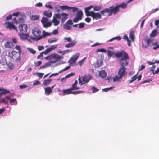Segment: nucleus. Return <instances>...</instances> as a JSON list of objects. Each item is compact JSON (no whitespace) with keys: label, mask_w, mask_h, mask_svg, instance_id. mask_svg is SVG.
Returning <instances> with one entry per match:
<instances>
[{"label":"nucleus","mask_w":159,"mask_h":159,"mask_svg":"<svg viewBox=\"0 0 159 159\" xmlns=\"http://www.w3.org/2000/svg\"><path fill=\"white\" fill-rule=\"evenodd\" d=\"M44 90L45 93L47 95H49L52 91V89L49 87H46L45 88Z\"/></svg>","instance_id":"nucleus-16"},{"label":"nucleus","mask_w":159,"mask_h":159,"mask_svg":"<svg viewBox=\"0 0 159 159\" xmlns=\"http://www.w3.org/2000/svg\"><path fill=\"white\" fill-rule=\"evenodd\" d=\"M19 29L21 32L26 33L27 30V26L25 24H21L19 25Z\"/></svg>","instance_id":"nucleus-9"},{"label":"nucleus","mask_w":159,"mask_h":159,"mask_svg":"<svg viewBox=\"0 0 159 159\" xmlns=\"http://www.w3.org/2000/svg\"><path fill=\"white\" fill-rule=\"evenodd\" d=\"M92 78L91 76L90 75H84L82 77V81L81 77L80 75H79L78 78L79 84L81 86L84 84L88 82L92 79Z\"/></svg>","instance_id":"nucleus-4"},{"label":"nucleus","mask_w":159,"mask_h":159,"mask_svg":"<svg viewBox=\"0 0 159 159\" xmlns=\"http://www.w3.org/2000/svg\"><path fill=\"white\" fill-rule=\"evenodd\" d=\"M1 92H0V96H1L3 94H7L10 93L9 90H7L6 89L1 88Z\"/></svg>","instance_id":"nucleus-20"},{"label":"nucleus","mask_w":159,"mask_h":159,"mask_svg":"<svg viewBox=\"0 0 159 159\" xmlns=\"http://www.w3.org/2000/svg\"><path fill=\"white\" fill-rule=\"evenodd\" d=\"M54 16L57 19H61V15L59 13L55 14Z\"/></svg>","instance_id":"nucleus-47"},{"label":"nucleus","mask_w":159,"mask_h":159,"mask_svg":"<svg viewBox=\"0 0 159 159\" xmlns=\"http://www.w3.org/2000/svg\"><path fill=\"white\" fill-rule=\"evenodd\" d=\"M78 84V81L77 80H75L74 83L72 84V86L71 87L72 89L73 90H76L79 89L80 88L79 87L77 86Z\"/></svg>","instance_id":"nucleus-17"},{"label":"nucleus","mask_w":159,"mask_h":159,"mask_svg":"<svg viewBox=\"0 0 159 159\" xmlns=\"http://www.w3.org/2000/svg\"><path fill=\"white\" fill-rule=\"evenodd\" d=\"M121 39V38L120 36H118L116 37H113L110 39L108 41V42H111L114 40H117L118 41H119Z\"/></svg>","instance_id":"nucleus-27"},{"label":"nucleus","mask_w":159,"mask_h":159,"mask_svg":"<svg viewBox=\"0 0 159 159\" xmlns=\"http://www.w3.org/2000/svg\"><path fill=\"white\" fill-rule=\"evenodd\" d=\"M58 46V45H52L51 46L50 48L51 49V50H52L53 49H56L57 47Z\"/></svg>","instance_id":"nucleus-55"},{"label":"nucleus","mask_w":159,"mask_h":159,"mask_svg":"<svg viewBox=\"0 0 159 159\" xmlns=\"http://www.w3.org/2000/svg\"><path fill=\"white\" fill-rule=\"evenodd\" d=\"M84 9L86 15L87 16H90L91 11L89 12V10L86 8H85Z\"/></svg>","instance_id":"nucleus-45"},{"label":"nucleus","mask_w":159,"mask_h":159,"mask_svg":"<svg viewBox=\"0 0 159 159\" xmlns=\"http://www.w3.org/2000/svg\"><path fill=\"white\" fill-rule=\"evenodd\" d=\"M31 19L33 20H38L39 19V17L36 15H32L31 16Z\"/></svg>","instance_id":"nucleus-40"},{"label":"nucleus","mask_w":159,"mask_h":159,"mask_svg":"<svg viewBox=\"0 0 159 159\" xmlns=\"http://www.w3.org/2000/svg\"><path fill=\"white\" fill-rule=\"evenodd\" d=\"M73 90L71 88L66 89H63L62 90L63 94V95L72 94V91Z\"/></svg>","instance_id":"nucleus-12"},{"label":"nucleus","mask_w":159,"mask_h":159,"mask_svg":"<svg viewBox=\"0 0 159 159\" xmlns=\"http://www.w3.org/2000/svg\"><path fill=\"white\" fill-rule=\"evenodd\" d=\"M91 89L92 91L94 93L98 92L99 90L97 88L94 86L92 87L91 88Z\"/></svg>","instance_id":"nucleus-43"},{"label":"nucleus","mask_w":159,"mask_h":159,"mask_svg":"<svg viewBox=\"0 0 159 159\" xmlns=\"http://www.w3.org/2000/svg\"><path fill=\"white\" fill-rule=\"evenodd\" d=\"M115 56L116 57H121L118 59L120 66L125 67L127 65L128 63L126 60L129 58V56L125 51H121L117 52L115 53Z\"/></svg>","instance_id":"nucleus-2"},{"label":"nucleus","mask_w":159,"mask_h":159,"mask_svg":"<svg viewBox=\"0 0 159 159\" xmlns=\"http://www.w3.org/2000/svg\"><path fill=\"white\" fill-rule=\"evenodd\" d=\"M10 99V97L9 96H7L4 98L0 102L3 103L7 104L8 103V101Z\"/></svg>","instance_id":"nucleus-22"},{"label":"nucleus","mask_w":159,"mask_h":159,"mask_svg":"<svg viewBox=\"0 0 159 159\" xmlns=\"http://www.w3.org/2000/svg\"><path fill=\"white\" fill-rule=\"evenodd\" d=\"M40 84V81L38 80H36L33 83V85H39Z\"/></svg>","instance_id":"nucleus-61"},{"label":"nucleus","mask_w":159,"mask_h":159,"mask_svg":"<svg viewBox=\"0 0 159 159\" xmlns=\"http://www.w3.org/2000/svg\"><path fill=\"white\" fill-rule=\"evenodd\" d=\"M152 80L151 78L148 79H147L146 80H144L143 81V83H149L150 81H152Z\"/></svg>","instance_id":"nucleus-59"},{"label":"nucleus","mask_w":159,"mask_h":159,"mask_svg":"<svg viewBox=\"0 0 159 159\" xmlns=\"http://www.w3.org/2000/svg\"><path fill=\"white\" fill-rule=\"evenodd\" d=\"M90 16L93 17V19L98 20L102 18L101 14L99 12L95 13L93 11H91Z\"/></svg>","instance_id":"nucleus-8"},{"label":"nucleus","mask_w":159,"mask_h":159,"mask_svg":"<svg viewBox=\"0 0 159 159\" xmlns=\"http://www.w3.org/2000/svg\"><path fill=\"white\" fill-rule=\"evenodd\" d=\"M77 43V41L75 40L71 42L70 43L65 45V47L67 48L72 47H73Z\"/></svg>","instance_id":"nucleus-15"},{"label":"nucleus","mask_w":159,"mask_h":159,"mask_svg":"<svg viewBox=\"0 0 159 159\" xmlns=\"http://www.w3.org/2000/svg\"><path fill=\"white\" fill-rule=\"evenodd\" d=\"M52 80L51 79H46L44 80L43 82V84L45 86L49 85L52 81Z\"/></svg>","instance_id":"nucleus-19"},{"label":"nucleus","mask_w":159,"mask_h":159,"mask_svg":"<svg viewBox=\"0 0 159 159\" xmlns=\"http://www.w3.org/2000/svg\"><path fill=\"white\" fill-rule=\"evenodd\" d=\"M63 26L64 29L67 30H70L71 28V26L66 23L63 25Z\"/></svg>","instance_id":"nucleus-33"},{"label":"nucleus","mask_w":159,"mask_h":159,"mask_svg":"<svg viewBox=\"0 0 159 159\" xmlns=\"http://www.w3.org/2000/svg\"><path fill=\"white\" fill-rule=\"evenodd\" d=\"M15 48L18 51V53L21 54L22 52V50L20 46V45H17L15 47Z\"/></svg>","instance_id":"nucleus-32"},{"label":"nucleus","mask_w":159,"mask_h":159,"mask_svg":"<svg viewBox=\"0 0 159 159\" xmlns=\"http://www.w3.org/2000/svg\"><path fill=\"white\" fill-rule=\"evenodd\" d=\"M64 39L65 40H66L68 42H70L71 41V39L70 37L67 38L65 37L64 38Z\"/></svg>","instance_id":"nucleus-63"},{"label":"nucleus","mask_w":159,"mask_h":159,"mask_svg":"<svg viewBox=\"0 0 159 159\" xmlns=\"http://www.w3.org/2000/svg\"><path fill=\"white\" fill-rule=\"evenodd\" d=\"M122 78H120V76H116L113 78V81L114 82H115L117 81H118L119 79H121Z\"/></svg>","instance_id":"nucleus-44"},{"label":"nucleus","mask_w":159,"mask_h":159,"mask_svg":"<svg viewBox=\"0 0 159 159\" xmlns=\"http://www.w3.org/2000/svg\"><path fill=\"white\" fill-rule=\"evenodd\" d=\"M153 39H147L146 42L147 45H144V44L142 45V47L145 48H147L151 44H152Z\"/></svg>","instance_id":"nucleus-10"},{"label":"nucleus","mask_w":159,"mask_h":159,"mask_svg":"<svg viewBox=\"0 0 159 159\" xmlns=\"http://www.w3.org/2000/svg\"><path fill=\"white\" fill-rule=\"evenodd\" d=\"M60 7L63 10L70 9V7L67 6H60Z\"/></svg>","instance_id":"nucleus-39"},{"label":"nucleus","mask_w":159,"mask_h":159,"mask_svg":"<svg viewBox=\"0 0 159 159\" xmlns=\"http://www.w3.org/2000/svg\"><path fill=\"white\" fill-rule=\"evenodd\" d=\"M52 22L54 23L55 26L57 25L60 23L59 21L54 16L53 17Z\"/></svg>","instance_id":"nucleus-26"},{"label":"nucleus","mask_w":159,"mask_h":159,"mask_svg":"<svg viewBox=\"0 0 159 159\" xmlns=\"http://www.w3.org/2000/svg\"><path fill=\"white\" fill-rule=\"evenodd\" d=\"M32 33L35 37L34 39L39 40L42 39V36L40 35L41 31L39 29L37 28H34L32 30Z\"/></svg>","instance_id":"nucleus-5"},{"label":"nucleus","mask_w":159,"mask_h":159,"mask_svg":"<svg viewBox=\"0 0 159 159\" xmlns=\"http://www.w3.org/2000/svg\"><path fill=\"white\" fill-rule=\"evenodd\" d=\"M157 34L158 32L157 30H154L151 33L150 36L152 37H153L155 36Z\"/></svg>","instance_id":"nucleus-25"},{"label":"nucleus","mask_w":159,"mask_h":159,"mask_svg":"<svg viewBox=\"0 0 159 159\" xmlns=\"http://www.w3.org/2000/svg\"><path fill=\"white\" fill-rule=\"evenodd\" d=\"M52 25V23L50 22H47L43 25V26L45 28H47L50 27Z\"/></svg>","instance_id":"nucleus-34"},{"label":"nucleus","mask_w":159,"mask_h":159,"mask_svg":"<svg viewBox=\"0 0 159 159\" xmlns=\"http://www.w3.org/2000/svg\"><path fill=\"white\" fill-rule=\"evenodd\" d=\"M5 24L7 25L6 27L7 29H9L10 30H15L16 32L18 31L17 29L12 23L7 21L5 22Z\"/></svg>","instance_id":"nucleus-7"},{"label":"nucleus","mask_w":159,"mask_h":159,"mask_svg":"<svg viewBox=\"0 0 159 159\" xmlns=\"http://www.w3.org/2000/svg\"><path fill=\"white\" fill-rule=\"evenodd\" d=\"M49 65H50L49 63H46L44 65L41 66L40 67V68L43 69L44 68H45L48 67L49 66Z\"/></svg>","instance_id":"nucleus-41"},{"label":"nucleus","mask_w":159,"mask_h":159,"mask_svg":"<svg viewBox=\"0 0 159 159\" xmlns=\"http://www.w3.org/2000/svg\"><path fill=\"white\" fill-rule=\"evenodd\" d=\"M70 9H72V11L73 12H75L78 9V8L76 7H70Z\"/></svg>","instance_id":"nucleus-62"},{"label":"nucleus","mask_w":159,"mask_h":159,"mask_svg":"<svg viewBox=\"0 0 159 159\" xmlns=\"http://www.w3.org/2000/svg\"><path fill=\"white\" fill-rule=\"evenodd\" d=\"M37 74V75L38 77H39L40 78H42L43 77L44 74L43 73H38Z\"/></svg>","instance_id":"nucleus-64"},{"label":"nucleus","mask_w":159,"mask_h":159,"mask_svg":"<svg viewBox=\"0 0 159 159\" xmlns=\"http://www.w3.org/2000/svg\"><path fill=\"white\" fill-rule=\"evenodd\" d=\"M52 58H55L57 60V61L58 60H59L60 59L62 58L59 55H54L53 56H52Z\"/></svg>","instance_id":"nucleus-38"},{"label":"nucleus","mask_w":159,"mask_h":159,"mask_svg":"<svg viewBox=\"0 0 159 159\" xmlns=\"http://www.w3.org/2000/svg\"><path fill=\"white\" fill-rule=\"evenodd\" d=\"M51 51L50 48L47 49L45 50L43 52L44 54H46Z\"/></svg>","instance_id":"nucleus-49"},{"label":"nucleus","mask_w":159,"mask_h":159,"mask_svg":"<svg viewBox=\"0 0 159 159\" xmlns=\"http://www.w3.org/2000/svg\"><path fill=\"white\" fill-rule=\"evenodd\" d=\"M25 33L21 32L19 34V35L22 40L26 39L28 37V35L27 34H24Z\"/></svg>","instance_id":"nucleus-11"},{"label":"nucleus","mask_w":159,"mask_h":159,"mask_svg":"<svg viewBox=\"0 0 159 159\" xmlns=\"http://www.w3.org/2000/svg\"><path fill=\"white\" fill-rule=\"evenodd\" d=\"M114 87H111L110 88H106L102 89V90L104 92H106L109 90L111 89L112 88H114Z\"/></svg>","instance_id":"nucleus-50"},{"label":"nucleus","mask_w":159,"mask_h":159,"mask_svg":"<svg viewBox=\"0 0 159 159\" xmlns=\"http://www.w3.org/2000/svg\"><path fill=\"white\" fill-rule=\"evenodd\" d=\"M81 19H80V18H79L77 17H75L73 20V21L74 22H75V23H76V22H77L78 21H79L80 20H81Z\"/></svg>","instance_id":"nucleus-48"},{"label":"nucleus","mask_w":159,"mask_h":159,"mask_svg":"<svg viewBox=\"0 0 159 159\" xmlns=\"http://www.w3.org/2000/svg\"><path fill=\"white\" fill-rule=\"evenodd\" d=\"M79 56V53H76L72 56L70 60L72 62H74L77 60Z\"/></svg>","instance_id":"nucleus-14"},{"label":"nucleus","mask_w":159,"mask_h":159,"mask_svg":"<svg viewBox=\"0 0 159 159\" xmlns=\"http://www.w3.org/2000/svg\"><path fill=\"white\" fill-rule=\"evenodd\" d=\"M126 69L125 67L120 66L118 72V75L120 76V78H122L126 74Z\"/></svg>","instance_id":"nucleus-6"},{"label":"nucleus","mask_w":159,"mask_h":159,"mask_svg":"<svg viewBox=\"0 0 159 159\" xmlns=\"http://www.w3.org/2000/svg\"><path fill=\"white\" fill-rule=\"evenodd\" d=\"M68 14L65 13H62L61 14V22L63 23L68 19Z\"/></svg>","instance_id":"nucleus-13"},{"label":"nucleus","mask_w":159,"mask_h":159,"mask_svg":"<svg viewBox=\"0 0 159 159\" xmlns=\"http://www.w3.org/2000/svg\"><path fill=\"white\" fill-rule=\"evenodd\" d=\"M84 23H80L78 24V27L80 28H82L84 27Z\"/></svg>","instance_id":"nucleus-53"},{"label":"nucleus","mask_w":159,"mask_h":159,"mask_svg":"<svg viewBox=\"0 0 159 159\" xmlns=\"http://www.w3.org/2000/svg\"><path fill=\"white\" fill-rule=\"evenodd\" d=\"M98 52H106V49L104 48H102L101 49H98L97 50Z\"/></svg>","instance_id":"nucleus-60"},{"label":"nucleus","mask_w":159,"mask_h":159,"mask_svg":"<svg viewBox=\"0 0 159 159\" xmlns=\"http://www.w3.org/2000/svg\"><path fill=\"white\" fill-rule=\"evenodd\" d=\"M66 23L69 25H72L73 24V23L72 20L70 19H69L66 22Z\"/></svg>","instance_id":"nucleus-58"},{"label":"nucleus","mask_w":159,"mask_h":159,"mask_svg":"<svg viewBox=\"0 0 159 159\" xmlns=\"http://www.w3.org/2000/svg\"><path fill=\"white\" fill-rule=\"evenodd\" d=\"M58 40V39L56 38H53L52 39H49L48 42L50 43H52L53 42H55Z\"/></svg>","instance_id":"nucleus-28"},{"label":"nucleus","mask_w":159,"mask_h":159,"mask_svg":"<svg viewBox=\"0 0 159 159\" xmlns=\"http://www.w3.org/2000/svg\"><path fill=\"white\" fill-rule=\"evenodd\" d=\"M20 55L19 54H18L17 52L15 51L9 52L8 53L9 56L12 59L15 60L16 62L20 61L21 59Z\"/></svg>","instance_id":"nucleus-3"},{"label":"nucleus","mask_w":159,"mask_h":159,"mask_svg":"<svg viewBox=\"0 0 159 159\" xmlns=\"http://www.w3.org/2000/svg\"><path fill=\"white\" fill-rule=\"evenodd\" d=\"M114 53V52L113 50L111 51L108 50L107 51V54L108 57H111L112 56Z\"/></svg>","instance_id":"nucleus-36"},{"label":"nucleus","mask_w":159,"mask_h":159,"mask_svg":"<svg viewBox=\"0 0 159 159\" xmlns=\"http://www.w3.org/2000/svg\"><path fill=\"white\" fill-rule=\"evenodd\" d=\"M76 16L82 20L83 16V13L81 11H80L76 12Z\"/></svg>","instance_id":"nucleus-24"},{"label":"nucleus","mask_w":159,"mask_h":159,"mask_svg":"<svg viewBox=\"0 0 159 159\" xmlns=\"http://www.w3.org/2000/svg\"><path fill=\"white\" fill-rule=\"evenodd\" d=\"M4 46L7 48H12L14 47L13 43L10 42H7L4 44Z\"/></svg>","instance_id":"nucleus-18"},{"label":"nucleus","mask_w":159,"mask_h":159,"mask_svg":"<svg viewBox=\"0 0 159 159\" xmlns=\"http://www.w3.org/2000/svg\"><path fill=\"white\" fill-rule=\"evenodd\" d=\"M99 75L100 77L104 78L106 76L107 73L104 70H102L99 72Z\"/></svg>","instance_id":"nucleus-21"},{"label":"nucleus","mask_w":159,"mask_h":159,"mask_svg":"<svg viewBox=\"0 0 159 159\" xmlns=\"http://www.w3.org/2000/svg\"><path fill=\"white\" fill-rule=\"evenodd\" d=\"M102 8V5H100L99 6H94L93 10L95 11H98L101 10Z\"/></svg>","instance_id":"nucleus-29"},{"label":"nucleus","mask_w":159,"mask_h":159,"mask_svg":"<svg viewBox=\"0 0 159 159\" xmlns=\"http://www.w3.org/2000/svg\"><path fill=\"white\" fill-rule=\"evenodd\" d=\"M51 34H52L51 33H49L45 31H43V35L42 36L44 38L47 36L51 35Z\"/></svg>","instance_id":"nucleus-31"},{"label":"nucleus","mask_w":159,"mask_h":159,"mask_svg":"<svg viewBox=\"0 0 159 159\" xmlns=\"http://www.w3.org/2000/svg\"><path fill=\"white\" fill-rule=\"evenodd\" d=\"M137 75V74L131 77V80L130 81L129 83H131L133 82L136 79H137V77H136Z\"/></svg>","instance_id":"nucleus-46"},{"label":"nucleus","mask_w":159,"mask_h":159,"mask_svg":"<svg viewBox=\"0 0 159 159\" xmlns=\"http://www.w3.org/2000/svg\"><path fill=\"white\" fill-rule=\"evenodd\" d=\"M84 93L83 91H72V94L74 95H77L79 94H82Z\"/></svg>","instance_id":"nucleus-37"},{"label":"nucleus","mask_w":159,"mask_h":159,"mask_svg":"<svg viewBox=\"0 0 159 159\" xmlns=\"http://www.w3.org/2000/svg\"><path fill=\"white\" fill-rule=\"evenodd\" d=\"M59 6H57L54 7V9L56 12H58L60 11V9H59Z\"/></svg>","instance_id":"nucleus-54"},{"label":"nucleus","mask_w":159,"mask_h":159,"mask_svg":"<svg viewBox=\"0 0 159 159\" xmlns=\"http://www.w3.org/2000/svg\"><path fill=\"white\" fill-rule=\"evenodd\" d=\"M127 6V4L123 2L119 5H116L115 7L112 6L109 8L103 9L100 11V13L103 16L105 15V13H107L108 14V16H110L113 14H115L118 12L120 11V8L124 9L126 8Z\"/></svg>","instance_id":"nucleus-1"},{"label":"nucleus","mask_w":159,"mask_h":159,"mask_svg":"<svg viewBox=\"0 0 159 159\" xmlns=\"http://www.w3.org/2000/svg\"><path fill=\"white\" fill-rule=\"evenodd\" d=\"M129 38L132 41H133L134 39V32L132 31L129 33Z\"/></svg>","instance_id":"nucleus-30"},{"label":"nucleus","mask_w":159,"mask_h":159,"mask_svg":"<svg viewBox=\"0 0 159 159\" xmlns=\"http://www.w3.org/2000/svg\"><path fill=\"white\" fill-rule=\"evenodd\" d=\"M28 50L31 53L34 54L36 53V51L31 48H28Z\"/></svg>","instance_id":"nucleus-42"},{"label":"nucleus","mask_w":159,"mask_h":159,"mask_svg":"<svg viewBox=\"0 0 159 159\" xmlns=\"http://www.w3.org/2000/svg\"><path fill=\"white\" fill-rule=\"evenodd\" d=\"M156 67L155 65H153L150 68V71L152 72L153 75H154V68Z\"/></svg>","instance_id":"nucleus-56"},{"label":"nucleus","mask_w":159,"mask_h":159,"mask_svg":"<svg viewBox=\"0 0 159 159\" xmlns=\"http://www.w3.org/2000/svg\"><path fill=\"white\" fill-rule=\"evenodd\" d=\"M43 14L44 15L48 18L51 17L52 16V13L49 12V10L44 11L43 12Z\"/></svg>","instance_id":"nucleus-23"},{"label":"nucleus","mask_w":159,"mask_h":159,"mask_svg":"<svg viewBox=\"0 0 159 159\" xmlns=\"http://www.w3.org/2000/svg\"><path fill=\"white\" fill-rule=\"evenodd\" d=\"M48 19L46 17H43L41 20V22L43 24H44L45 23L48 22Z\"/></svg>","instance_id":"nucleus-35"},{"label":"nucleus","mask_w":159,"mask_h":159,"mask_svg":"<svg viewBox=\"0 0 159 159\" xmlns=\"http://www.w3.org/2000/svg\"><path fill=\"white\" fill-rule=\"evenodd\" d=\"M86 58V57H84L82 59L81 61H80L78 62L80 66H81L82 64L84 62V60Z\"/></svg>","instance_id":"nucleus-52"},{"label":"nucleus","mask_w":159,"mask_h":159,"mask_svg":"<svg viewBox=\"0 0 159 159\" xmlns=\"http://www.w3.org/2000/svg\"><path fill=\"white\" fill-rule=\"evenodd\" d=\"M75 75V74L73 73H71L67 74L65 76L66 78H69L72 76H74Z\"/></svg>","instance_id":"nucleus-57"},{"label":"nucleus","mask_w":159,"mask_h":159,"mask_svg":"<svg viewBox=\"0 0 159 159\" xmlns=\"http://www.w3.org/2000/svg\"><path fill=\"white\" fill-rule=\"evenodd\" d=\"M42 62L40 61L34 62V64L36 67H38L41 65Z\"/></svg>","instance_id":"nucleus-51"}]
</instances>
